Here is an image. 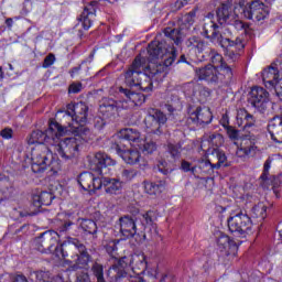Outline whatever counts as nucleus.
<instances>
[{
  "label": "nucleus",
  "instance_id": "29",
  "mask_svg": "<svg viewBox=\"0 0 282 282\" xmlns=\"http://www.w3.org/2000/svg\"><path fill=\"white\" fill-rule=\"evenodd\" d=\"M54 197V194L50 192H42L40 195L33 196V205L37 208L40 206H51Z\"/></svg>",
  "mask_w": 282,
  "mask_h": 282
},
{
  "label": "nucleus",
  "instance_id": "47",
  "mask_svg": "<svg viewBox=\"0 0 282 282\" xmlns=\"http://www.w3.org/2000/svg\"><path fill=\"white\" fill-rule=\"evenodd\" d=\"M79 72H80V66H77V67L73 68L70 70L72 78H74V76H76V74H78Z\"/></svg>",
  "mask_w": 282,
  "mask_h": 282
},
{
  "label": "nucleus",
  "instance_id": "39",
  "mask_svg": "<svg viewBox=\"0 0 282 282\" xmlns=\"http://www.w3.org/2000/svg\"><path fill=\"white\" fill-rule=\"evenodd\" d=\"M180 153H182L180 147L170 145V154L172 155L173 160H180Z\"/></svg>",
  "mask_w": 282,
  "mask_h": 282
},
{
  "label": "nucleus",
  "instance_id": "61",
  "mask_svg": "<svg viewBox=\"0 0 282 282\" xmlns=\"http://www.w3.org/2000/svg\"><path fill=\"white\" fill-rule=\"evenodd\" d=\"M73 276H76V273H73Z\"/></svg>",
  "mask_w": 282,
  "mask_h": 282
},
{
  "label": "nucleus",
  "instance_id": "27",
  "mask_svg": "<svg viewBox=\"0 0 282 282\" xmlns=\"http://www.w3.org/2000/svg\"><path fill=\"white\" fill-rule=\"evenodd\" d=\"M143 188L148 195H160V193H162L166 188V184L164 183V181H145L143 183Z\"/></svg>",
  "mask_w": 282,
  "mask_h": 282
},
{
  "label": "nucleus",
  "instance_id": "17",
  "mask_svg": "<svg viewBox=\"0 0 282 282\" xmlns=\"http://www.w3.org/2000/svg\"><path fill=\"white\" fill-rule=\"evenodd\" d=\"M195 11H191L189 13L182 17L181 21L184 26L178 29H164V34L167 39H171L175 45H180L182 43V37L184 36V30H188L193 23H195Z\"/></svg>",
  "mask_w": 282,
  "mask_h": 282
},
{
  "label": "nucleus",
  "instance_id": "36",
  "mask_svg": "<svg viewBox=\"0 0 282 282\" xmlns=\"http://www.w3.org/2000/svg\"><path fill=\"white\" fill-rule=\"evenodd\" d=\"M236 199H238V202L243 203V204H252V202H256L254 196H252L250 194L237 195Z\"/></svg>",
  "mask_w": 282,
  "mask_h": 282
},
{
  "label": "nucleus",
  "instance_id": "2",
  "mask_svg": "<svg viewBox=\"0 0 282 282\" xmlns=\"http://www.w3.org/2000/svg\"><path fill=\"white\" fill-rule=\"evenodd\" d=\"M149 65H144V58L137 56L131 67L127 70L126 85L139 87L141 91H151L153 83H162L166 78V68L171 67L177 58L175 46L152 41L148 46Z\"/></svg>",
  "mask_w": 282,
  "mask_h": 282
},
{
  "label": "nucleus",
  "instance_id": "43",
  "mask_svg": "<svg viewBox=\"0 0 282 282\" xmlns=\"http://www.w3.org/2000/svg\"><path fill=\"white\" fill-rule=\"evenodd\" d=\"M220 124L224 127V129H228L230 126V118L228 117V113L223 115L220 119Z\"/></svg>",
  "mask_w": 282,
  "mask_h": 282
},
{
  "label": "nucleus",
  "instance_id": "46",
  "mask_svg": "<svg viewBox=\"0 0 282 282\" xmlns=\"http://www.w3.org/2000/svg\"><path fill=\"white\" fill-rule=\"evenodd\" d=\"M187 89H192V93H191V90H187L186 96H189V97L197 96V91H195L193 84H188Z\"/></svg>",
  "mask_w": 282,
  "mask_h": 282
},
{
  "label": "nucleus",
  "instance_id": "21",
  "mask_svg": "<svg viewBox=\"0 0 282 282\" xmlns=\"http://www.w3.org/2000/svg\"><path fill=\"white\" fill-rule=\"evenodd\" d=\"M78 184L83 188V191H87L88 193H96V191H100V177H96L91 172H83L78 176Z\"/></svg>",
  "mask_w": 282,
  "mask_h": 282
},
{
  "label": "nucleus",
  "instance_id": "49",
  "mask_svg": "<svg viewBox=\"0 0 282 282\" xmlns=\"http://www.w3.org/2000/svg\"><path fill=\"white\" fill-rule=\"evenodd\" d=\"M278 234H279L280 240L282 241V223H280V224L278 225Z\"/></svg>",
  "mask_w": 282,
  "mask_h": 282
},
{
  "label": "nucleus",
  "instance_id": "41",
  "mask_svg": "<svg viewBox=\"0 0 282 282\" xmlns=\"http://www.w3.org/2000/svg\"><path fill=\"white\" fill-rule=\"evenodd\" d=\"M83 89V84H72L68 88L69 94H78Z\"/></svg>",
  "mask_w": 282,
  "mask_h": 282
},
{
  "label": "nucleus",
  "instance_id": "22",
  "mask_svg": "<svg viewBox=\"0 0 282 282\" xmlns=\"http://www.w3.org/2000/svg\"><path fill=\"white\" fill-rule=\"evenodd\" d=\"M249 102L260 111L265 110L268 106V93L261 87H253L250 91Z\"/></svg>",
  "mask_w": 282,
  "mask_h": 282
},
{
  "label": "nucleus",
  "instance_id": "42",
  "mask_svg": "<svg viewBox=\"0 0 282 282\" xmlns=\"http://www.w3.org/2000/svg\"><path fill=\"white\" fill-rule=\"evenodd\" d=\"M188 4V0H177L173 7H172V10L175 11V10H182V8H184V6H187Z\"/></svg>",
  "mask_w": 282,
  "mask_h": 282
},
{
  "label": "nucleus",
  "instance_id": "23",
  "mask_svg": "<svg viewBox=\"0 0 282 282\" xmlns=\"http://www.w3.org/2000/svg\"><path fill=\"white\" fill-rule=\"evenodd\" d=\"M218 250L226 257H237L239 247L236 245L235 240L230 237L220 234L217 238Z\"/></svg>",
  "mask_w": 282,
  "mask_h": 282
},
{
  "label": "nucleus",
  "instance_id": "60",
  "mask_svg": "<svg viewBox=\"0 0 282 282\" xmlns=\"http://www.w3.org/2000/svg\"><path fill=\"white\" fill-rule=\"evenodd\" d=\"M8 195H4V199H7Z\"/></svg>",
  "mask_w": 282,
  "mask_h": 282
},
{
  "label": "nucleus",
  "instance_id": "3",
  "mask_svg": "<svg viewBox=\"0 0 282 282\" xmlns=\"http://www.w3.org/2000/svg\"><path fill=\"white\" fill-rule=\"evenodd\" d=\"M237 10L239 8L236 7L232 14L230 13L232 12V2L223 3L216 11V17L213 13H208L203 20V32L206 39H210L213 43H218L220 47H226L225 54L232 63L241 56L246 47V41L242 37H236L232 41L225 36L230 34V28H235L238 31L243 30V32L248 30V24L237 19Z\"/></svg>",
  "mask_w": 282,
  "mask_h": 282
},
{
  "label": "nucleus",
  "instance_id": "25",
  "mask_svg": "<svg viewBox=\"0 0 282 282\" xmlns=\"http://www.w3.org/2000/svg\"><path fill=\"white\" fill-rule=\"evenodd\" d=\"M272 205L268 200H261L258 202L252 208H251V216L256 219H260V221H263L268 217V210Z\"/></svg>",
  "mask_w": 282,
  "mask_h": 282
},
{
  "label": "nucleus",
  "instance_id": "31",
  "mask_svg": "<svg viewBox=\"0 0 282 282\" xmlns=\"http://www.w3.org/2000/svg\"><path fill=\"white\" fill-rule=\"evenodd\" d=\"M78 226L87 235H96L98 232V225L91 219H78Z\"/></svg>",
  "mask_w": 282,
  "mask_h": 282
},
{
  "label": "nucleus",
  "instance_id": "34",
  "mask_svg": "<svg viewBox=\"0 0 282 282\" xmlns=\"http://www.w3.org/2000/svg\"><path fill=\"white\" fill-rule=\"evenodd\" d=\"M120 243V239H115L110 241H105L104 242V248H106V252L108 254H113L118 250V245Z\"/></svg>",
  "mask_w": 282,
  "mask_h": 282
},
{
  "label": "nucleus",
  "instance_id": "33",
  "mask_svg": "<svg viewBox=\"0 0 282 282\" xmlns=\"http://www.w3.org/2000/svg\"><path fill=\"white\" fill-rule=\"evenodd\" d=\"M93 274L96 276L97 282H106L105 281V271L102 269V264L96 262L93 264Z\"/></svg>",
  "mask_w": 282,
  "mask_h": 282
},
{
  "label": "nucleus",
  "instance_id": "24",
  "mask_svg": "<svg viewBox=\"0 0 282 282\" xmlns=\"http://www.w3.org/2000/svg\"><path fill=\"white\" fill-rule=\"evenodd\" d=\"M96 1L91 2L89 7H86L78 18L79 25L83 30H89L94 25V20L96 19Z\"/></svg>",
  "mask_w": 282,
  "mask_h": 282
},
{
  "label": "nucleus",
  "instance_id": "52",
  "mask_svg": "<svg viewBox=\"0 0 282 282\" xmlns=\"http://www.w3.org/2000/svg\"><path fill=\"white\" fill-rule=\"evenodd\" d=\"M165 107H166L167 111H170V113H173V111H175V108H173L172 105H166Z\"/></svg>",
  "mask_w": 282,
  "mask_h": 282
},
{
  "label": "nucleus",
  "instance_id": "55",
  "mask_svg": "<svg viewBox=\"0 0 282 282\" xmlns=\"http://www.w3.org/2000/svg\"><path fill=\"white\" fill-rule=\"evenodd\" d=\"M159 171L164 174L169 173V170L159 169Z\"/></svg>",
  "mask_w": 282,
  "mask_h": 282
},
{
  "label": "nucleus",
  "instance_id": "62",
  "mask_svg": "<svg viewBox=\"0 0 282 282\" xmlns=\"http://www.w3.org/2000/svg\"><path fill=\"white\" fill-rule=\"evenodd\" d=\"M0 202H3V198H0Z\"/></svg>",
  "mask_w": 282,
  "mask_h": 282
},
{
  "label": "nucleus",
  "instance_id": "4",
  "mask_svg": "<svg viewBox=\"0 0 282 282\" xmlns=\"http://www.w3.org/2000/svg\"><path fill=\"white\" fill-rule=\"evenodd\" d=\"M117 135L119 140H126V142H129L132 147L130 149H124L122 145L117 144V153L126 164H140L142 161V154H140V151L151 154L158 150V144L153 141H149V139H147L138 128L121 129Z\"/></svg>",
  "mask_w": 282,
  "mask_h": 282
},
{
  "label": "nucleus",
  "instance_id": "7",
  "mask_svg": "<svg viewBox=\"0 0 282 282\" xmlns=\"http://www.w3.org/2000/svg\"><path fill=\"white\" fill-rule=\"evenodd\" d=\"M224 144V135L219 133L205 134L202 142L200 149L205 153V158L198 160V169H221V166H230L226 152L219 149Z\"/></svg>",
  "mask_w": 282,
  "mask_h": 282
},
{
  "label": "nucleus",
  "instance_id": "59",
  "mask_svg": "<svg viewBox=\"0 0 282 282\" xmlns=\"http://www.w3.org/2000/svg\"><path fill=\"white\" fill-rule=\"evenodd\" d=\"M207 96H210V93H209V91H207Z\"/></svg>",
  "mask_w": 282,
  "mask_h": 282
},
{
  "label": "nucleus",
  "instance_id": "30",
  "mask_svg": "<svg viewBox=\"0 0 282 282\" xmlns=\"http://www.w3.org/2000/svg\"><path fill=\"white\" fill-rule=\"evenodd\" d=\"M270 169H272V160L268 159L264 162L263 172L260 176L262 188H270V184H272V178L269 176Z\"/></svg>",
  "mask_w": 282,
  "mask_h": 282
},
{
  "label": "nucleus",
  "instance_id": "11",
  "mask_svg": "<svg viewBox=\"0 0 282 282\" xmlns=\"http://www.w3.org/2000/svg\"><path fill=\"white\" fill-rule=\"evenodd\" d=\"M228 210L229 218L227 219L228 228L236 235H250L252 232V220L250 216L241 212V209L231 205H216V213H226Z\"/></svg>",
  "mask_w": 282,
  "mask_h": 282
},
{
  "label": "nucleus",
  "instance_id": "6",
  "mask_svg": "<svg viewBox=\"0 0 282 282\" xmlns=\"http://www.w3.org/2000/svg\"><path fill=\"white\" fill-rule=\"evenodd\" d=\"M88 166L90 171L100 176V188H105L108 195H120L122 193V182L120 178H111L105 175H113L109 166H116V161L107 153L97 152L88 155Z\"/></svg>",
  "mask_w": 282,
  "mask_h": 282
},
{
  "label": "nucleus",
  "instance_id": "1",
  "mask_svg": "<svg viewBox=\"0 0 282 282\" xmlns=\"http://www.w3.org/2000/svg\"><path fill=\"white\" fill-rule=\"evenodd\" d=\"M87 111L89 108L83 101L68 104L65 111H57L58 115L63 113V126L50 121L47 130H35L28 137L33 173H43L48 166L53 173H58L61 167H56L58 161H54L52 151L65 161L78 158L89 133V129L85 128Z\"/></svg>",
  "mask_w": 282,
  "mask_h": 282
},
{
  "label": "nucleus",
  "instance_id": "12",
  "mask_svg": "<svg viewBox=\"0 0 282 282\" xmlns=\"http://www.w3.org/2000/svg\"><path fill=\"white\" fill-rule=\"evenodd\" d=\"M187 47L189 50V58L194 63H197V61L202 62L204 58H209V61L214 65H218V67H220V65L228 67V65L224 63L221 54L210 50L204 41L197 40V37L189 39Z\"/></svg>",
  "mask_w": 282,
  "mask_h": 282
},
{
  "label": "nucleus",
  "instance_id": "53",
  "mask_svg": "<svg viewBox=\"0 0 282 282\" xmlns=\"http://www.w3.org/2000/svg\"><path fill=\"white\" fill-rule=\"evenodd\" d=\"M170 100H172L173 102H175V100H177V97H175V94L171 93Z\"/></svg>",
  "mask_w": 282,
  "mask_h": 282
},
{
  "label": "nucleus",
  "instance_id": "16",
  "mask_svg": "<svg viewBox=\"0 0 282 282\" xmlns=\"http://www.w3.org/2000/svg\"><path fill=\"white\" fill-rule=\"evenodd\" d=\"M239 10H241L245 19L249 21H252V19L254 21H264L270 15V7L259 0L248 3L245 8L239 7Z\"/></svg>",
  "mask_w": 282,
  "mask_h": 282
},
{
  "label": "nucleus",
  "instance_id": "37",
  "mask_svg": "<svg viewBox=\"0 0 282 282\" xmlns=\"http://www.w3.org/2000/svg\"><path fill=\"white\" fill-rule=\"evenodd\" d=\"M181 169H182L185 173H188V171H191V173H193V175H196L197 173H199V171H197V166L191 167V163H188L187 161H183V162H182Z\"/></svg>",
  "mask_w": 282,
  "mask_h": 282
},
{
  "label": "nucleus",
  "instance_id": "45",
  "mask_svg": "<svg viewBox=\"0 0 282 282\" xmlns=\"http://www.w3.org/2000/svg\"><path fill=\"white\" fill-rule=\"evenodd\" d=\"M77 282H91V279H89V274L87 273H79L76 275Z\"/></svg>",
  "mask_w": 282,
  "mask_h": 282
},
{
  "label": "nucleus",
  "instance_id": "18",
  "mask_svg": "<svg viewBox=\"0 0 282 282\" xmlns=\"http://www.w3.org/2000/svg\"><path fill=\"white\" fill-rule=\"evenodd\" d=\"M187 124H210L213 122V112L206 106H191L187 110Z\"/></svg>",
  "mask_w": 282,
  "mask_h": 282
},
{
  "label": "nucleus",
  "instance_id": "26",
  "mask_svg": "<svg viewBox=\"0 0 282 282\" xmlns=\"http://www.w3.org/2000/svg\"><path fill=\"white\" fill-rule=\"evenodd\" d=\"M236 122L238 127H243V129H250V127H254V117L246 109H239L236 116Z\"/></svg>",
  "mask_w": 282,
  "mask_h": 282
},
{
  "label": "nucleus",
  "instance_id": "28",
  "mask_svg": "<svg viewBox=\"0 0 282 282\" xmlns=\"http://www.w3.org/2000/svg\"><path fill=\"white\" fill-rule=\"evenodd\" d=\"M257 153V145L251 141L242 140L240 148L236 151L238 158H248V155H254Z\"/></svg>",
  "mask_w": 282,
  "mask_h": 282
},
{
  "label": "nucleus",
  "instance_id": "13",
  "mask_svg": "<svg viewBox=\"0 0 282 282\" xmlns=\"http://www.w3.org/2000/svg\"><path fill=\"white\" fill-rule=\"evenodd\" d=\"M263 85L282 100V54L268 68L262 72Z\"/></svg>",
  "mask_w": 282,
  "mask_h": 282
},
{
  "label": "nucleus",
  "instance_id": "10",
  "mask_svg": "<svg viewBox=\"0 0 282 282\" xmlns=\"http://www.w3.org/2000/svg\"><path fill=\"white\" fill-rule=\"evenodd\" d=\"M65 248H69L70 250L75 248V250H78L79 254H76L73 257V265L69 267V269L65 270V272L68 271L67 279H72V272H76V270H89V263H91V257L89 253L85 251V245L80 243L78 239L76 238H67L63 243L58 245L55 248L54 254L58 259H65L67 257V252L65 251Z\"/></svg>",
  "mask_w": 282,
  "mask_h": 282
},
{
  "label": "nucleus",
  "instance_id": "57",
  "mask_svg": "<svg viewBox=\"0 0 282 282\" xmlns=\"http://www.w3.org/2000/svg\"><path fill=\"white\" fill-rule=\"evenodd\" d=\"M9 68H10V69H14V68L12 67V64H9Z\"/></svg>",
  "mask_w": 282,
  "mask_h": 282
},
{
  "label": "nucleus",
  "instance_id": "40",
  "mask_svg": "<svg viewBox=\"0 0 282 282\" xmlns=\"http://www.w3.org/2000/svg\"><path fill=\"white\" fill-rule=\"evenodd\" d=\"M226 131L230 140H237L239 138V131H237L232 127L229 126V128H226Z\"/></svg>",
  "mask_w": 282,
  "mask_h": 282
},
{
  "label": "nucleus",
  "instance_id": "51",
  "mask_svg": "<svg viewBox=\"0 0 282 282\" xmlns=\"http://www.w3.org/2000/svg\"><path fill=\"white\" fill-rule=\"evenodd\" d=\"M6 25H7L8 28H12V25H13V20H12V18H8V19L6 20Z\"/></svg>",
  "mask_w": 282,
  "mask_h": 282
},
{
  "label": "nucleus",
  "instance_id": "54",
  "mask_svg": "<svg viewBox=\"0 0 282 282\" xmlns=\"http://www.w3.org/2000/svg\"><path fill=\"white\" fill-rule=\"evenodd\" d=\"M3 80V68L0 67V82Z\"/></svg>",
  "mask_w": 282,
  "mask_h": 282
},
{
  "label": "nucleus",
  "instance_id": "50",
  "mask_svg": "<svg viewBox=\"0 0 282 282\" xmlns=\"http://www.w3.org/2000/svg\"><path fill=\"white\" fill-rule=\"evenodd\" d=\"M177 63H187V65H189L191 63H188V61H186V55H182L180 57V59L177 61Z\"/></svg>",
  "mask_w": 282,
  "mask_h": 282
},
{
  "label": "nucleus",
  "instance_id": "56",
  "mask_svg": "<svg viewBox=\"0 0 282 282\" xmlns=\"http://www.w3.org/2000/svg\"><path fill=\"white\" fill-rule=\"evenodd\" d=\"M161 166L164 169L166 166V162H161Z\"/></svg>",
  "mask_w": 282,
  "mask_h": 282
},
{
  "label": "nucleus",
  "instance_id": "15",
  "mask_svg": "<svg viewBox=\"0 0 282 282\" xmlns=\"http://www.w3.org/2000/svg\"><path fill=\"white\" fill-rule=\"evenodd\" d=\"M166 115L164 112L155 109L149 108L147 110V117L144 119V126L147 133H153L154 135H161L164 132L163 128L166 124Z\"/></svg>",
  "mask_w": 282,
  "mask_h": 282
},
{
  "label": "nucleus",
  "instance_id": "48",
  "mask_svg": "<svg viewBox=\"0 0 282 282\" xmlns=\"http://www.w3.org/2000/svg\"><path fill=\"white\" fill-rule=\"evenodd\" d=\"M53 282H72V278H66V281L63 278L57 276Z\"/></svg>",
  "mask_w": 282,
  "mask_h": 282
},
{
  "label": "nucleus",
  "instance_id": "35",
  "mask_svg": "<svg viewBox=\"0 0 282 282\" xmlns=\"http://www.w3.org/2000/svg\"><path fill=\"white\" fill-rule=\"evenodd\" d=\"M133 177H135L134 170H123L121 175L119 176V181L122 180V182H131Z\"/></svg>",
  "mask_w": 282,
  "mask_h": 282
},
{
  "label": "nucleus",
  "instance_id": "32",
  "mask_svg": "<svg viewBox=\"0 0 282 282\" xmlns=\"http://www.w3.org/2000/svg\"><path fill=\"white\" fill-rule=\"evenodd\" d=\"M269 133L272 138L279 135V132L282 131V117H274L268 126Z\"/></svg>",
  "mask_w": 282,
  "mask_h": 282
},
{
  "label": "nucleus",
  "instance_id": "38",
  "mask_svg": "<svg viewBox=\"0 0 282 282\" xmlns=\"http://www.w3.org/2000/svg\"><path fill=\"white\" fill-rule=\"evenodd\" d=\"M54 63H56V57L54 56V54H50L44 58L43 67L47 69V67H52Z\"/></svg>",
  "mask_w": 282,
  "mask_h": 282
},
{
  "label": "nucleus",
  "instance_id": "58",
  "mask_svg": "<svg viewBox=\"0 0 282 282\" xmlns=\"http://www.w3.org/2000/svg\"><path fill=\"white\" fill-rule=\"evenodd\" d=\"M252 281V278H249V282H251Z\"/></svg>",
  "mask_w": 282,
  "mask_h": 282
},
{
  "label": "nucleus",
  "instance_id": "20",
  "mask_svg": "<svg viewBox=\"0 0 282 282\" xmlns=\"http://www.w3.org/2000/svg\"><path fill=\"white\" fill-rule=\"evenodd\" d=\"M63 279L64 282L67 281V276H69V271H64L55 278H50V272L45 271H36L31 273V279H36L37 282H54L55 279ZM14 282H28V278L23 274H18L12 276Z\"/></svg>",
  "mask_w": 282,
  "mask_h": 282
},
{
  "label": "nucleus",
  "instance_id": "44",
  "mask_svg": "<svg viewBox=\"0 0 282 282\" xmlns=\"http://www.w3.org/2000/svg\"><path fill=\"white\" fill-rule=\"evenodd\" d=\"M1 138L4 140H10L12 138V129L6 128L0 132Z\"/></svg>",
  "mask_w": 282,
  "mask_h": 282
},
{
  "label": "nucleus",
  "instance_id": "14",
  "mask_svg": "<svg viewBox=\"0 0 282 282\" xmlns=\"http://www.w3.org/2000/svg\"><path fill=\"white\" fill-rule=\"evenodd\" d=\"M195 74L198 80L219 83V80H224V78H232V68L224 64L220 66L208 64L204 67L196 68Z\"/></svg>",
  "mask_w": 282,
  "mask_h": 282
},
{
  "label": "nucleus",
  "instance_id": "8",
  "mask_svg": "<svg viewBox=\"0 0 282 282\" xmlns=\"http://www.w3.org/2000/svg\"><path fill=\"white\" fill-rule=\"evenodd\" d=\"M119 93L126 96L124 100L116 101L113 99H104L102 104L99 106V113H101L104 118H110V116H116V113H120V111L132 109V107L142 105V102L147 100L144 95L133 93L122 87L119 88Z\"/></svg>",
  "mask_w": 282,
  "mask_h": 282
},
{
  "label": "nucleus",
  "instance_id": "64",
  "mask_svg": "<svg viewBox=\"0 0 282 282\" xmlns=\"http://www.w3.org/2000/svg\"><path fill=\"white\" fill-rule=\"evenodd\" d=\"M191 0H187V3L189 2Z\"/></svg>",
  "mask_w": 282,
  "mask_h": 282
},
{
  "label": "nucleus",
  "instance_id": "19",
  "mask_svg": "<svg viewBox=\"0 0 282 282\" xmlns=\"http://www.w3.org/2000/svg\"><path fill=\"white\" fill-rule=\"evenodd\" d=\"M73 226H74V224L66 223L62 227L58 228V231H54V230L44 231L36 239V241L39 243H43V241H46V243H48L50 250H52V247L56 246V243L58 242V239H61V237H63V235H65V232H67Z\"/></svg>",
  "mask_w": 282,
  "mask_h": 282
},
{
  "label": "nucleus",
  "instance_id": "9",
  "mask_svg": "<svg viewBox=\"0 0 282 282\" xmlns=\"http://www.w3.org/2000/svg\"><path fill=\"white\" fill-rule=\"evenodd\" d=\"M153 217H155V213L153 210L140 214L135 219L131 216H122L117 221L116 228L122 237H126V239H131V237L135 236L144 237L147 226H153Z\"/></svg>",
  "mask_w": 282,
  "mask_h": 282
},
{
  "label": "nucleus",
  "instance_id": "5",
  "mask_svg": "<svg viewBox=\"0 0 282 282\" xmlns=\"http://www.w3.org/2000/svg\"><path fill=\"white\" fill-rule=\"evenodd\" d=\"M127 268H131L134 275H131L129 282H144L142 274H148L155 279L158 276V271L152 269L149 258L144 253H133L130 257H122L119 260V265H112L108 270V276L111 282H117L118 279H122L127 274Z\"/></svg>",
  "mask_w": 282,
  "mask_h": 282
},
{
  "label": "nucleus",
  "instance_id": "63",
  "mask_svg": "<svg viewBox=\"0 0 282 282\" xmlns=\"http://www.w3.org/2000/svg\"><path fill=\"white\" fill-rule=\"evenodd\" d=\"M160 282H164V280H161Z\"/></svg>",
  "mask_w": 282,
  "mask_h": 282
}]
</instances>
